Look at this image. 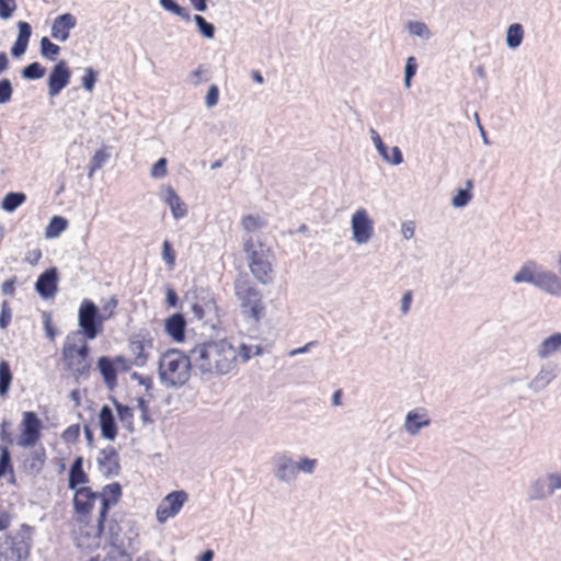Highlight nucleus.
Segmentation results:
<instances>
[{
	"label": "nucleus",
	"instance_id": "e2e57ef3",
	"mask_svg": "<svg viewBox=\"0 0 561 561\" xmlns=\"http://www.w3.org/2000/svg\"><path fill=\"white\" fill-rule=\"evenodd\" d=\"M371 139H373L377 150L379 151V153L385 154L386 145L382 142L381 137L375 129H371Z\"/></svg>",
	"mask_w": 561,
	"mask_h": 561
},
{
	"label": "nucleus",
	"instance_id": "37998d69",
	"mask_svg": "<svg viewBox=\"0 0 561 561\" xmlns=\"http://www.w3.org/2000/svg\"><path fill=\"white\" fill-rule=\"evenodd\" d=\"M16 9L15 0H0V18L8 20Z\"/></svg>",
	"mask_w": 561,
	"mask_h": 561
},
{
	"label": "nucleus",
	"instance_id": "a211bd4d",
	"mask_svg": "<svg viewBox=\"0 0 561 561\" xmlns=\"http://www.w3.org/2000/svg\"><path fill=\"white\" fill-rule=\"evenodd\" d=\"M77 25V20L71 13L57 16L51 25V37L59 42L69 38L70 31Z\"/></svg>",
	"mask_w": 561,
	"mask_h": 561
},
{
	"label": "nucleus",
	"instance_id": "b1692460",
	"mask_svg": "<svg viewBox=\"0 0 561 561\" xmlns=\"http://www.w3.org/2000/svg\"><path fill=\"white\" fill-rule=\"evenodd\" d=\"M87 482L88 476L83 471V460L81 457H77L69 470V488L71 490H77L79 484H84Z\"/></svg>",
	"mask_w": 561,
	"mask_h": 561
},
{
	"label": "nucleus",
	"instance_id": "4c0bfd02",
	"mask_svg": "<svg viewBox=\"0 0 561 561\" xmlns=\"http://www.w3.org/2000/svg\"><path fill=\"white\" fill-rule=\"evenodd\" d=\"M45 460H46L45 449L39 448V449L35 450L32 454L31 459L28 460V467H30L31 471L34 473H38L43 469Z\"/></svg>",
	"mask_w": 561,
	"mask_h": 561
},
{
	"label": "nucleus",
	"instance_id": "f8f14e48",
	"mask_svg": "<svg viewBox=\"0 0 561 561\" xmlns=\"http://www.w3.org/2000/svg\"><path fill=\"white\" fill-rule=\"evenodd\" d=\"M128 350L133 355L130 366H144L147 364L150 352L153 350V337L148 331H140L129 339Z\"/></svg>",
	"mask_w": 561,
	"mask_h": 561
},
{
	"label": "nucleus",
	"instance_id": "f3484780",
	"mask_svg": "<svg viewBox=\"0 0 561 561\" xmlns=\"http://www.w3.org/2000/svg\"><path fill=\"white\" fill-rule=\"evenodd\" d=\"M57 283V270L51 267L39 275L35 284V289L43 298H51L58 290Z\"/></svg>",
	"mask_w": 561,
	"mask_h": 561
},
{
	"label": "nucleus",
	"instance_id": "20e7f679",
	"mask_svg": "<svg viewBox=\"0 0 561 561\" xmlns=\"http://www.w3.org/2000/svg\"><path fill=\"white\" fill-rule=\"evenodd\" d=\"M242 248L253 277L263 285L271 284L274 279L273 250L252 237L244 239Z\"/></svg>",
	"mask_w": 561,
	"mask_h": 561
},
{
	"label": "nucleus",
	"instance_id": "052dcab7",
	"mask_svg": "<svg viewBox=\"0 0 561 561\" xmlns=\"http://www.w3.org/2000/svg\"><path fill=\"white\" fill-rule=\"evenodd\" d=\"M27 45H28V43L20 41V39L16 38V41L13 44L12 49H11L12 55L14 57L21 56L22 54L25 53V50L27 48Z\"/></svg>",
	"mask_w": 561,
	"mask_h": 561
},
{
	"label": "nucleus",
	"instance_id": "680f3d73",
	"mask_svg": "<svg viewBox=\"0 0 561 561\" xmlns=\"http://www.w3.org/2000/svg\"><path fill=\"white\" fill-rule=\"evenodd\" d=\"M206 73V69L203 66H199L196 70L192 72V82L193 84L197 85L202 83L203 81H206L207 78H204V75Z\"/></svg>",
	"mask_w": 561,
	"mask_h": 561
},
{
	"label": "nucleus",
	"instance_id": "3c124183",
	"mask_svg": "<svg viewBox=\"0 0 561 561\" xmlns=\"http://www.w3.org/2000/svg\"><path fill=\"white\" fill-rule=\"evenodd\" d=\"M80 435V425L78 423H75L70 425L64 433H62V439L66 443H75Z\"/></svg>",
	"mask_w": 561,
	"mask_h": 561
},
{
	"label": "nucleus",
	"instance_id": "5701e85b",
	"mask_svg": "<svg viewBox=\"0 0 561 561\" xmlns=\"http://www.w3.org/2000/svg\"><path fill=\"white\" fill-rule=\"evenodd\" d=\"M165 202L170 206L172 215L175 219H180L186 216L187 207L185 203L171 186L167 188Z\"/></svg>",
	"mask_w": 561,
	"mask_h": 561
},
{
	"label": "nucleus",
	"instance_id": "0eeeda50",
	"mask_svg": "<svg viewBox=\"0 0 561 561\" xmlns=\"http://www.w3.org/2000/svg\"><path fill=\"white\" fill-rule=\"evenodd\" d=\"M33 546V527L23 524L15 535L5 536L0 543V561H25Z\"/></svg>",
	"mask_w": 561,
	"mask_h": 561
},
{
	"label": "nucleus",
	"instance_id": "49530a36",
	"mask_svg": "<svg viewBox=\"0 0 561 561\" xmlns=\"http://www.w3.org/2000/svg\"><path fill=\"white\" fill-rule=\"evenodd\" d=\"M117 305L118 300L116 299V297H111L106 301V304L102 308L103 313H101V318H103V321L111 319L115 314Z\"/></svg>",
	"mask_w": 561,
	"mask_h": 561
},
{
	"label": "nucleus",
	"instance_id": "39448f33",
	"mask_svg": "<svg viewBox=\"0 0 561 561\" xmlns=\"http://www.w3.org/2000/svg\"><path fill=\"white\" fill-rule=\"evenodd\" d=\"M233 290L239 301L242 316L255 323L260 322L265 316V304L261 291L248 275H240L236 278Z\"/></svg>",
	"mask_w": 561,
	"mask_h": 561
},
{
	"label": "nucleus",
	"instance_id": "6ab92c4d",
	"mask_svg": "<svg viewBox=\"0 0 561 561\" xmlns=\"http://www.w3.org/2000/svg\"><path fill=\"white\" fill-rule=\"evenodd\" d=\"M98 462L104 469L106 478L117 476L121 470L118 454L114 447H107L101 450Z\"/></svg>",
	"mask_w": 561,
	"mask_h": 561
},
{
	"label": "nucleus",
	"instance_id": "6e6d98bb",
	"mask_svg": "<svg viewBox=\"0 0 561 561\" xmlns=\"http://www.w3.org/2000/svg\"><path fill=\"white\" fill-rule=\"evenodd\" d=\"M218 99H219V90H218V87L215 85V84H211L208 89V92L206 94V105L208 107H213L215 106L217 103H218Z\"/></svg>",
	"mask_w": 561,
	"mask_h": 561
},
{
	"label": "nucleus",
	"instance_id": "e433bc0d",
	"mask_svg": "<svg viewBox=\"0 0 561 561\" xmlns=\"http://www.w3.org/2000/svg\"><path fill=\"white\" fill-rule=\"evenodd\" d=\"M46 69L37 61L27 65L22 70V76L28 80H36L44 77Z\"/></svg>",
	"mask_w": 561,
	"mask_h": 561
},
{
	"label": "nucleus",
	"instance_id": "603ef678",
	"mask_svg": "<svg viewBox=\"0 0 561 561\" xmlns=\"http://www.w3.org/2000/svg\"><path fill=\"white\" fill-rule=\"evenodd\" d=\"M113 403L116 408L118 417L121 421H126L128 419L133 417V408L125 405L123 403H119L116 399H113Z\"/></svg>",
	"mask_w": 561,
	"mask_h": 561
},
{
	"label": "nucleus",
	"instance_id": "473e14b6",
	"mask_svg": "<svg viewBox=\"0 0 561 561\" xmlns=\"http://www.w3.org/2000/svg\"><path fill=\"white\" fill-rule=\"evenodd\" d=\"M110 153L105 148L98 150L92 157L90 168H89V178H92L94 172L100 170L104 163L108 160Z\"/></svg>",
	"mask_w": 561,
	"mask_h": 561
},
{
	"label": "nucleus",
	"instance_id": "f257e3e1",
	"mask_svg": "<svg viewBox=\"0 0 561 561\" xmlns=\"http://www.w3.org/2000/svg\"><path fill=\"white\" fill-rule=\"evenodd\" d=\"M190 353L203 374L227 375L238 368V348L228 339L197 343Z\"/></svg>",
	"mask_w": 561,
	"mask_h": 561
},
{
	"label": "nucleus",
	"instance_id": "c9c22d12",
	"mask_svg": "<svg viewBox=\"0 0 561 561\" xmlns=\"http://www.w3.org/2000/svg\"><path fill=\"white\" fill-rule=\"evenodd\" d=\"M108 540L113 547L117 548V550L122 549L123 541L121 539V526L115 519H111L108 522Z\"/></svg>",
	"mask_w": 561,
	"mask_h": 561
},
{
	"label": "nucleus",
	"instance_id": "7c9ffc66",
	"mask_svg": "<svg viewBox=\"0 0 561 561\" xmlns=\"http://www.w3.org/2000/svg\"><path fill=\"white\" fill-rule=\"evenodd\" d=\"M524 36L523 26L518 23L512 24L507 30V45L511 48H516L520 45Z\"/></svg>",
	"mask_w": 561,
	"mask_h": 561
},
{
	"label": "nucleus",
	"instance_id": "cd10ccee",
	"mask_svg": "<svg viewBox=\"0 0 561 561\" xmlns=\"http://www.w3.org/2000/svg\"><path fill=\"white\" fill-rule=\"evenodd\" d=\"M68 227V221L61 216H54L45 230L46 238H57Z\"/></svg>",
	"mask_w": 561,
	"mask_h": 561
},
{
	"label": "nucleus",
	"instance_id": "7ed1b4c3",
	"mask_svg": "<svg viewBox=\"0 0 561 561\" xmlns=\"http://www.w3.org/2000/svg\"><path fill=\"white\" fill-rule=\"evenodd\" d=\"M192 357L183 352L171 348L164 352L159 359V376L163 383L170 387L185 385L191 377Z\"/></svg>",
	"mask_w": 561,
	"mask_h": 561
},
{
	"label": "nucleus",
	"instance_id": "69168bd1",
	"mask_svg": "<svg viewBox=\"0 0 561 561\" xmlns=\"http://www.w3.org/2000/svg\"><path fill=\"white\" fill-rule=\"evenodd\" d=\"M99 421H114V415L112 408L108 405H103L100 414H99Z\"/></svg>",
	"mask_w": 561,
	"mask_h": 561
},
{
	"label": "nucleus",
	"instance_id": "4be33fe9",
	"mask_svg": "<svg viewBox=\"0 0 561 561\" xmlns=\"http://www.w3.org/2000/svg\"><path fill=\"white\" fill-rule=\"evenodd\" d=\"M23 425L18 444L22 447H33L41 438V423H23Z\"/></svg>",
	"mask_w": 561,
	"mask_h": 561
},
{
	"label": "nucleus",
	"instance_id": "f704fd0d",
	"mask_svg": "<svg viewBox=\"0 0 561 561\" xmlns=\"http://www.w3.org/2000/svg\"><path fill=\"white\" fill-rule=\"evenodd\" d=\"M60 53V47L49 41L47 37L41 39V54L49 59L55 60Z\"/></svg>",
	"mask_w": 561,
	"mask_h": 561
},
{
	"label": "nucleus",
	"instance_id": "79ce46f5",
	"mask_svg": "<svg viewBox=\"0 0 561 561\" xmlns=\"http://www.w3.org/2000/svg\"><path fill=\"white\" fill-rule=\"evenodd\" d=\"M238 348V364L240 362L245 363L248 362L252 356L257 355L260 353V348L255 347V351L253 350V346L241 344Z\"/></svg>",
	"mask_w": 561,
	"mask_h": 561
},
{
	"label": "nucleus",
	"instance_id": "9d476101",
	"mask_svg": "<svg viewBox=\"0 0 561 561\" xmlns=\"http://www.w3.org/2000/svg\"><path fill=\"white\" fill-rule=\"evenodd\" d=\"M187 501L188 494L184 490L172 491L167 494L156 510L158 523L164 524L168 519L175 517Z\"/></svg>",
	"mask_w": 561,
	"mask_h": 561
},
{
	"label": "nucleus",
	"instance_id": "c756f323",
	"mask_svg": "<svg viewBox=\"0 0 561 561\" xmlns=\"http://www.w3.org/2000/svg\"><path fill=\"white\" fill-rule=\"evenodd\" d=\"M25 199L26 195L24 193H9L2 199L1 206L4 210L11 213L22 205Z\"/></svg>",
	"mask_w": 561,
	"mask_h": 561
},
{
	"label": "nucleus",
	"instance_id": "1a4fd4ad",
	"mask_svg": "<svg viewBox=\"0 0 561 561\" xmlns=\"http://www.w3.org/2000/svg\"><path fill=\"white\" fill-rule=\"evenodd\" d=\"M130 368V360L123 355L113 358L101 356L98 359V369L105 386L113 390L117 386V370L127 371Z\"/></svg>",
	"mask_w": 561,
	"mask_h": 561
},
{
	"label": "nucleus",
	"instance_id": "a19ab883",
	"mask_svg": "<svg viewBox=\"0 0 561 561\" xmlns=\"http://www.w3.org/2000/svg\"><path fill=\"white\" fill-rule=\"evenodd\" d=\"M194 21L198 27V31L206 37L213 38L215 36V27L211 23H208L202 15L196 14Z\"/></svg>",
	"mask_w": 561,
	"mask_h": 561
},
{
	"label": "nucleus",
	"instance_id": "423d86ee",
	"mask_svg": "<svg viewBox=\"0 0 561 561\" xmlns=\"http://www.w3.org/2000/svg\"><path fill=\"white\" fill-rule=\"evenodd\" d=\"M274 477L286 484L296 482L298 473L312 474L317 468L316 458L300 457L297 461L287 454H278L273 458Z\"/></svg>",
	"mask_w": 561,
	"mask_h": 561
},
{
	"label": "nucleus",
	"instance_id": "bb28decb",
	"mask_svg": "<svg viewBox=\"0 0 561 561\" xmlns=\"http://www.w3.org/2000/svg\"><path fill=\"white\" fill-rule=\"evenodd\" d=\"M12 378L9 363L3 359L0 360V397L4 398L8 394Z\"/></svg>",
	"mask_w": 561,
	"mask_h": 561
},
{
	"label": "nucleus",
	"instance_id": "f03ea898",
	"mask_svg": "<svg viewBox=\"0 0 561 561\" xmlns=\"http://www.w3.org/2000/svg\"><path fill=\"white\" fill-rule=\"evenodd\" d=\"M64 368L76 379L87 378L92 368L90 347L79 332L69 333L61 347Z\"/></svg>",
	"mask_w": 561,
	"mask_h": 561
},
{
	"label": "nucleus",
	"instance_id": "ea45409f",
	"mask_svg": "<svg viewBox=\"0 0 561 561\" xmlns=\"http://www.w3.org/2000/svg\"><path fill=\"white\" fill-rule=\"evenodd\" d=\"M162 259L168 265L169 270H173L175 266L176 253L172 248L170 241L165 240L162 244Z\"/></svg>",
	"mask_w": 561,
	"mask_h": 561
},
{
	"label": "nucleus",
	"instance_id": "de8ad7c7",
	"mask_svg": "<svg viewBox=\"0 0 561 561\" xmlns=\"http://www.w3.org/2000/svg\"><path fill=\"white\" fill-rule=\"evenodd\" d=\"M12 85L8 79L0 80V104L7 103L12 96Z\"/></svg>",
	"mask_w": 561,
	"mask_h": 561
},
{
	"label": "nucleus",
	"instance_id": "338daca9",
	"mask_svg": "<svg viewBox=\"0 0 561 561\" xmlns=\"http://www.w3.org/2000/svg\"><path fill=\"white\" fill-rule=\"evenodd\" d=\"M178 301H179V297H178V294L176 291L171 288V287H168L167 288V304L169 307H175L178 305Z\"/></svg>",
	"mask_w": 561,
	"mask_h": 561
},
{
	"label": "nucleus",
	"instance_id": "09e8293b",
	"mask_svg": "<svg viewBox=\"0 0 561 561\" xmlns=\"http://www.w3.org/2000/svg\"><path fill=\"white\" fill-rule=\"evenodd\" d=\"M167 159L165 158H160L153 165H152V169H151V176L152 178H164L168 173V170H167Z\"/></svg>",
	"mask_w": 561,
	"mask_h": 561
},
{
	"label": "nucleus",
	"instance_id": "8fccbe9b",
	"mask_svg": "<svg viewBox=\"0 0 561 561\" xmlns=\"http://www.w3.org/2000/svg\"><path fill=\"white\" fill-rule=\"evenodd\" d=\"M12 319V311L8 301H3L0 312V328L5 329Z\"/></svg>",
	"mask_w": 561,
	"mask_h": 561
},
{
	"label": "nucleus",
	"instance_id": "13d9d810",
	"mask_svg": "<svg viewBox=\"0 0 561 561\" xmlns=\"http://www.w3.org/2000/svg\"><path fill=\"white\" fill-rule=\"evenodd\" d=\"M95 73L94 71L89 68L87 69L84 76L82 77V84L88 91H92L95 84Z\"/></svg>",
	"mask_w": 561,
	"mask_h": 561
},
{
	"label": "nucleus",
	"instance_id": "a18cd8bd",
	"mask_svg": "<svg viewBox=\"0 0 561 561\" xmlns=\"http://www.w3.org/2000/svg\"><path fill=\"white\" fill-rule=\"evenodd\" d=\"M417 64L414 57H409L405 65V78L404 83L407 88L411 87V80L416 72Z\"/></svg>",
	"mask_w": 561,
	"mask_h": 561
},
{
	"label": "nucleus",
	"instance_id": "c85d7f7f",
	"mask_svg": "<svg viewBox=\"0 0 561 561\" xmlns=\"http://www.w3.org/2000/svg\"><path fill=\"white\" fill-rule=\"evenodd\" d=\"M267 225L266 219L260 215H245L241 219V226L247 232H254L264 228Z\"/></svg>",
	"mask_w": 561,
	"mask_h": 561
},
{
	"label": "nucleus",
	"instance_id": "72a5a7b5",
	"mask_svg": "<svg viewBox=\"0 0 561 561\" xmlns=\"http://www.w3.org/2000/svg\"><path fill=\"white\" fill-rule=\"evenodd\" d=\"M8 472L13 476L10 451L5 445H0V478L4 477Z\"/></svg>",
	"mask_w": 561,
	"mask_h": 561
},
{
	"label": "nucleus",
	"instance_id": "c03bdc74",
	"mask_svg": "<svg viewBox=\"0 0 561 561\" xmlns=\"http://www.w3.org/2000/svg\"><path fill=\"white\" fill-rule=\"evenodd\" d=\"M408 28L411 34L420 37H428L431 34L428 27L423 22H410Z\"/></svg>",
	"mask_w": 561,
	"mask_h": 561
},
{
	"label": "nucleus",
	"instance_id": "dca6fc26",
	"mask_svg": "<svg viewBox=\"0 0 561 561\" xmlns=\"http://www.w3.org/2000/svg\"><path fill=\"white\" fill-rule=\"evenodd\" d=\"M556 492L550 473L538 477L528 486V499L530 501H545Z\"/></svg>",
	"mask_w": 561,
	"mask_h": 561
},
{
	"label": "nucleus",
	"instance_id": "ddd939ff",
	"mask_svg": "<svg viewBox=\"0 0 561 561\" xmlns=\"http://www.w3.org/2000/svg\"><path fill=\"white\" fill-rule=\"evenodd\" d=\"M352 231L354 240L359 243H366L374 233V221L369 218L364 208L357 209L352 216Z\"/></svg>",
	"mask_w": 561,
	"mask_h": 561
},
{
	"label": "nucleus",
	"instance_id": "412c9836",
	"mask_svg": "<svg viewBox=\"0 0 561 561\" xmlns=\"http://www.w3.org/2000/svg\"><path fill=\"white\" fill-rule=\"evenodd\" d=\"M535 286L551 295H561V279L551 272H538Z\"/></svg>",
	"mask_w": 561,
	"mask_h": 561
},
{
	"label": "nucleus",
	"instance_id": "2f4dec72",
	"mask_svg": "<svg viewBox=\"0 0 561 561\" xmlns=\"http://www.w3.org/2000/svg\"><path fill=\"white\" fill-rule=\"evenodd\" d=\"M160 4L164 10L180 16L186 22L191 20V15L187 9L181 7L174 0H160Z\"/></svg>",
	"mask_w": 561,
	"mask_h": 561
},
{
	"label": "nucleus",
	"instance_id": "9b49d317",
	"mask_svg": "<svg viewBox=\"0 0 561 561\" xmlns=\"http://www.w3.org/2000/svg\"><path fill=\"white\" fill-rule=\"evenodd\" d=\"M122 486L118 482H113L105 485L101 493H99V499L101 500L102 506L98 517L96 524V534L98 538H101L105 530V522L108 514V510L112 505H115L119 502L122 497Z\"/></svg>",
	"mask_w": 561,
	"mask_h": 561
},
{
	"label": "nucleus",
	"instance_id": "393cba45",
	"mask_svg": "<svg viewBox=\"0 0 561 561\" xmlns=\"http://www.w3.org/2000/svg\"><path fill=\"white\" fill-rule=\"evenodd\" d=\"M561 347V333H554L542 341L538 348V356L546 358Z\"/></svg>",
	"mask_w": 561,
	"mask_h": 561
},
{
	"label": "nucleus",
	"instance_id": "bf43d9fd",
	"mask_svg": "<svg viewBox=\"0 0 561 561\" xmlns=\"http://www.w3.org/2000/svg\"><path fill=\"white\" fill-rule=\"evenodd\" d=\"M430 423H404L401 427V432H407L411 436H415L420 433L421 428L428 425Z\"/></svg>",
	"mask_w": 561,
	"mask_h": 561
},
{
	"label": "nucleus",
	"instance_id": "aec40b11",
	"mask_svg": "<svg viewBox=\"0 0 561 561\" xmlns=\"http://www.w3.org/2000/svg\"><path fill=\"white\" fill-rule=\"evenodd\" d=\"M186 321L181 313H174L164 321L167 334L176 343L185 341Z\"/></svg>",
	"mask_w": 561,
	"mask_h": 561
},
{
	"label": "nucleus",
	"instance_id": "2eb2a0df",
	"mask_svg": "<svg viewBox=\"0 0 561 561\" xmlns=\"http://www.w3.org/2000/svg\"><path fill=\"white\" fill-rule=\"evenodd\" d=\"M71 78V71L66 60L58 61L51 69L48 77V93L50 96L58 95L66 88Z\"/></svg>",
	"mask_w": 561,
	"mask_h": 561
},
{
	"label": "nucleus",
	"instance_id": "6e6552de",
	"mask_svg": "<svg viewBox=\"0 0 561 561\" xmlns=\"http://www.w3.org/2000/svg\"><path fill=\"white\" fill-rule=\"evenodd\" d=\"M79 327L85 340H94L103 331V318L95 304L90 299H84L78 313Z\"/></svg>",
	"mask_w": 561,
	"mask_h": 561
},
{
	"label": "nucleus",
	"instance_id": "4d7b16f0",
	"mask_svg": "<svg viewBox=\"0 0 561 561\" xmlns=\"http://www.w3.org/2000/svg\"><path fill=\"white\" fill-rule=\"evenodd\" d=\"M102 430V436L104 438L113 440L117 435L116 423H100Z\"/></svg>",
	"mask_w": 561,
	"mask_h": 561
},
{
	"label": "nucleus",
	"instance_id": "4468645a",
	"mask_svg": "<svg viewBox=\"0 0 561 561\" xmlns=\"http://www.w3.org/2000/svg\"><path fill=\"white\" fill-rule=\"evenodd\" d=\"M98 499L99 493L93 492L89 486H81L76 490L73 496V508L76 514L79 515V520H83L90 516Z\"/></svg>",
	"mask_w": 561,
	"mask_h": 561
},
{
	"label": "nucleus",
	"instance_id": "0e129e2a",
	"mask_svg": "<svg viewBox=\"0 0 561 561\" xmlns=\"http://www.w3.org/2000/svg\"><path fill=\"white\" fill-rule=\"evenodd\" d=\"M1 289H2V293L4 295L13 296L14 293H15V278H11V279L5 280L2 284V288Z\"/></svg>",
	"mask_w": 561,
	"mask_h": 561
},
{
	"label": "nucleus",
	"instance_id": "864d4df0",
	"mask_svg": "<svg viewBox=\"0 0 561 561\" xmlns=\"http://www.w3.org/2000/svg\"><path fill=\"white\" fill-rule=\"evenodd\" d=\"M381 156L385 158V160L393 164H399L402 162V153L398 147L391 148L390 153H388V149L386 148L385 154Z\"/></svg>",
	"mask_w": 561,
	"mask_h": 561
},
{
	"label": "nucleus",
	"instance_id": "a878e982",
	"mask_svg": "<svg viewBox=\"0 0 561 561\" xmlns=\"http://www.w3.org/2000/svg\"><path fill=\"white\" fill-rule=\"evenodd\" d=\"M538 272L536 271V263L528 261L523 265L518 273L514 276L515 283H530L536 285Z\"/></svg>",
	"mask_w": 561,
	"mask_h": 561
},
{
	"label": "nucleus",
	"instance_id": "5fc2aeb1",
	"mask_svg": "<svg viewBox=\"0 0 561 561\" xmlns=\"http://www.w3.org/2000/svg\"><path fill=\"white\" fill-rule=\"evenodd\" d=\"M18 27H19L18 39L28 43L31 34H32L31 25L27 22L20 21L18 23Z\"/></svg>",
	"mask_w": 561,
	"mask_h": 561
},
{
	"label": "nucleus",
	"instance_id": "58836bf2",
	"mask_svg": "<svg viewBox=\"0 0 561 561\" xmlns=\"http://www.w3.org/2000/svg\"><path fill=\"white\" fill-rule=\"evenodd\" d=\"M472 188V182H467V188L466 190H459L457 194L453 197V205L455 207H463L466 206L470 199L472 198V195L470 193V190Z\"/></svg>",
	"mask_w": 561,
	"mask_h": 561
},
{
	"label": "nucleus",
	"instance_id": "774afa93",
	"mask_svg": "<svg viewBox=\"0 0 561 561\" xmlns=\"http://www.w3.org/2000/svg\"><path fill=\"white\" fill-rule=\"evenodd\" d=\"M401 230L405 239H411L414 236V224L412 221L404 222Z\"/></svg>",
	"mask_w": 561,
	"mask_h": 561
}]
</instances>
